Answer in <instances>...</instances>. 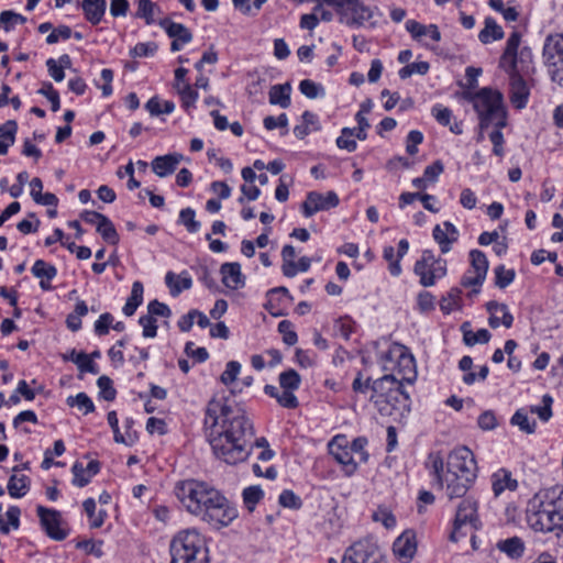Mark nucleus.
Here are the masks:
<instances>
[{
	"mask_svg": "<svg viewBox=\"0 0 563 563\" xmlns=\"http://www.w3.org/2000/svg\"><path fill=\"white\" fill-rule=\"evenodd\" d=\"M170 563H208L205 539L197 529L179 531L170 541Z\"/></svg>",
	"mask_w": 563,
	"mask_h": 563,
	"instance_id": "nucleus-6",
	"label": "nucleus"
},
{
	"mask_svg": "<svg viewBox=\"0 0 563 563\" xmlns=\"http://www.w3.org/2000/svg\"><path fill=\"white\" fill-rule=\"evenodd\" d=\"M467 98L473 103L478 115L482 130H486L489 126L505 128L507 125V113L501 92L490 88H483Z\"/></svg>",
	"mask_w": 563,
	"mask_h": 563,
	"instance_id": "nucleus-5",
	"label": "nucleus"
},
{
	"mask_svg": "<svg viewBox=\"0 0 563 563\" xmlns=\"http://www.w3.org/2000/svg\"><path fill=\"white\" fill-rule=\"evenodd\" d=\"M278 382L282 389L296 391L300 387L301 377L295 369L289 368L279 374Z\"/></svg>",
	"mask_w": 563,
	"mask_h": 563,
	"instance_id": "nucleus-42",
	"label": "nucleus"
},
{
	"mask_svg": "<svg viewBox=\"0 0 563 563\" xmlns=\"http://www.w3.org/2000/svg\"><path fill=\"white\" fill-rule=\"evenodd\" d=\"M354 130L351 128H343L341 130V135L336 139V146L341 150H346L347 152H354L357 148V143L353 139Z\"/></svg>",
	"mask_w": 563,
	"mask_h": 563,
	"instance_id": "nucleus-53",
	"label": "nucleus"
},
{
	"mask_svg": "<svg viewBox=\"0 0 563 563\" xmlns=\"http://www.w3.org/2000/svg\"><path fill=\"white\" fill-rule=\"evenodd\" d=\"M277 296H280L285 299H292L289 290L286 287H276L273 289H269L267 292V303L266 309L274 316L278 314L277 307L275 306V298Z\"/></svg>",
	"mask_w": 563,
	"mask_h": 563,
	"instance_id": "nucleus-54",
	"label": "nucleus"
},
{
	"mask_svg": "<svg viewBox=\"0 0 563 563\" xmlns=\"http://www.w3.org/2000/svg\"><path fill=\"white\" fill-rule=\"evenodd\" d=\"M328 563H338V561L329 558ZM341 563H387V559L377 541L367 537L346 548Z\"/></svg>",
	"mask_w": 563,
	"mask_h": 563,
	"instance_id": "nucleus-9",
	"label": "nucleus"
},
{
	"mask_svg": "<svg viewBox=\"0 0 563 563\" xmlns=\"http://www.w3.org/2000/svg\"><path fill=\"white\" fill-rule=\"evenodd\" d=\"M278 332L283 335V342L288 346H292L297 343L298 335L289 320H282L278 323Z\"/></svg>",
	"mask_w": 563,
	"mask_h": 563,
	"instance_id": "nucleus-57",
	"label": "nucleus"
},
{
	"mask_svg": "<svg viewBox=\"0 0 563 563\" xmlns=\"http://www.w3.org/2000/svg\"><path fill=\"white\" fill-rule=\"evenodd\" d=\"M143 292H144L143 284L139 280L134 282L132 285L131 294H130L129 298L126 299L125 305L122 308V312L126 317L133 316L135 313L136 309L142 305Z\"/></svg>",
	"mask_w": 563,
	"mask_h": 563,
	"instance_id": "nucleus-33",
	"label": "nucleus"
},
{
	"mask_svg": "<svg viewBox=\"0 0 563 563\" xmlns=\"http://www.w3.org/2000/svg\"><path fill=\"white\" fill-rule=\"evenodd\" d=\"M96 229L107 243L112 245H117L119 243V234L114 224L108 217H104L102 221L98 222V227Z\"/></svg>",
	"mask_w": 563,
	"mask_h": 563,
	"instance_id": "nucleus-41",
	"label": "nucleus"
},
{
	"mask_svg": "<svg viewBox=\"0 0 563 563\" xmlns=\"http://www.w3.org/2000/svg\"><path fill=\"white\" fill-rule=\"evenodd\" d=\"M393 551L402 563L410 562L417 552V539L415 531H404L394 541Z\"/></svg>",
	"mask_w": 563,
	"mask_h": 563,
	"instance_id": "nucleus-19",
	"label": "nucleus"
},
{
	"mask_svg": "<svg viewBox=\"0 0 563 563\" xmlns=\"http://www.w3.org/2000/svg\"><path fill=\"white\" fill-rule=\"evenodd\" d=\"M278 503L280 506L289 509H300L302 506L301 498L290 489H284L280 493Z\"/></svg>",
	"mask_w": 563,
	"mask_h": 563,
	"instance_id": "nucleus-60",
	"label": "nucleus"
},
{
	"mask_svg": "<svg viewBox=\"0 0 563 563\" xmlns=\"http://www.w3.org/2000/svg\"><path fill=\"white\" fill-rule=\"evenodd\" d=\"M291 86L289 82L278 84L271 87L269 103L287 109L290 103Z\"/></svg>",
	"mask_w": 563,
	"mask_h": 563,
	"instance_id": "nucleus-32",
	"label": "nucleus"
},
{
	"mask_svg": "<svg viewBox=\"0 0 563 563\" xmlns=\"http://www.w3.org/2000/svg\"><path fill=\"white\" fill-rule=\"evenodd\" d=\"M470 258L473 271H468L464 274L461 284L464 287H479L486 278L488 260L485 253L479 250H472L470 252Z\"/></svg>",
	"mask_w": 563,
	"mask_h": 563,
	"instance_id": "nucleus-18",
	"label": "nucleus"
},
{
	"mask_svg": "<svg viewBox=\"0 0 563 563\" xmlns=\"http://www.w3.org/2000/svg\"><path fill=\"white\" fill-rule=\"evenodd\" d=\"M242 496L245 507L250 511H253L255 509V506L264 497V492L260 486H249L244 488Z\"/></svg>",
	"mask_w": 563,
	"mask_h": 563,
	"instance_id": "nucleus-47",
	"label": "nucleus"
},
{
	"mask_svg": "<svg viewBox=\"0 0 563 563\" xmlns=\"http://www.w3.org/2000/svg\"><path fill=\"white\" fill-rule=\"evenodd\" d=\"M156 319L150 313L141 316L139 323L142 327V335L146 339H153L157 335V323Z\"/></svg>",
	"mask_w": 563,
	"mask_h": 563,
	"instance_id": "nucleus-62",
	"label": "nucleus"
},
{
	"mask_svg": "<svg viewBox=\"0 0 563 563\" xmlns=\"http://www.w3.org/2000/svg\"><path fill=\"white\" fill-rule=\"evenodd\" d=\"M97 386L99 388V395L107 401H112L115 399L117 390L113 387L112 380L110 377L102 375L97 379Z\"/></svg>",
	"mask_w": 563,
	"mask_h": 563,
	"instance_id": "nucleus-52",
	"label": "nucleus"
},
{
	"mask_svg": "<svg viewBox=\"0 0 563 563\" xmlns=\"http://www.w3.org/2000/svg\"><path fill=\"white\" fill-rule=\"evenodd\" d=\"M106 5V0H84L81 3L86 19L92 24H97L101 21Z\"/></svg>",
	"mask_w": 563,
	"mask_h": 563,
	"instance_id": "nucleus-34",
	"label": "nucleus"
},
{
	"mask_svg": "<svg viewBox=\"0 0 563 563\" xmlns=\"http://www.w3.org/2000/svg\"><path fill=\"white\" fill-rule=\"evenodd\" d=\"M413 273L419 277V283L423 287H431L437 279L446 275V261L435 258L432 251L424 250L421 258L415 263Z\"/></svg>",
	"mask_w": 563,
	"mask_h": 563,
	"instance_id": "nucleus-12",
	"label": "nucleus"
},
{
	"mask_svg": "<svg viewBox=\"0 0 563 563\" xmlns=\"http://www.w3.org/2000/svg\"><path fill=\"white\" fill-rule=\"evenodd\" d=\"M102 545L103 541L101 540H81L77 542L76 548L84 550L87 554H92L96 558H102L104 554Z\"/></svg>",
	"mask_w": 563,
	"mask_h": 563,
	"instance_id": "nucleus-64",
	"label": "nucleus"
},
{
	"mask_svg": "<svg viewBox=\"0 0 563 563\" xmlns=\"http://www.w3.org/2000/svg\"><path fill=\"white\" fill-rule=\"evenodd\" d=\"M379 364L385 372L401 376L406 383H413L417 377L416 362L409 349L400 343H391L380 353Z\"/></svg>",
	"mask_w": 563,
	"mask_h": 563,
	"instance_id": "nucleus-7",
	"label": "nucleus"
},
{
	"mask_svg": "<svg viewBox=\"0 0 563 563\" xmlns=\"http://www.w3.org/2000/svg\"><path fill=\"white\" fill-rule=\"evenodd\" d=\"M510 423L517 426L522 432L528 434L534 433L537 427V422L529 418L528 412L523 408L518 409L512 415Z\"/></svg>",
	"mask_w": 563,
	"mask_h": 563,
	"instance_id": "nucleus-38",
	"label": "nucleus"
},
{
	"mask_svg": "<svg viewBox=\"0 0 563 563\" xmlns=\"http://www.w3.org/2000/svg\"><path fill=\"white\" fill-rule=\"evenodd\" d=\"M540 500L549 506L553 515L563 526V486L555 485L536 493Z\"/></svg>",
	"mask_w": 563,
	"mask_h": 563,
	"instance_id": "nucleus-21",
	"label": "nucleus"
},
{
	"mask_svg": "<svg viewBox=\"0 0 563 563\" xmlns=\"http://www.w3.org/2000/svg\"><path fill=\"white\" fill-rule=\"evenodd\" d=\"M383 257L385 261L388 262L389 273L395 277L399 276L402 269L400 265V260L395 254V249L390 245L385 246L383 250Z\"/></svg>",
	"mask_w": 563,
	"mask_h": 563,
	"instance_id": "nucleus-51",
	"label": "nucleus"
},
{
	"mask_svg": "<svg viewBox=\"0 0 563 563\" xmlns=\"http://www.w3.org/2000/svg\"><path fill=\"white\" fill-rule=\"evenodd\" d=\"M477 510V501L471 497L464 498L459 504L450 533L452 542H457L461 538L468 533L473 534L476 530L481 529L482 522Z\"/></svg>",
	"mask_w": 563,
	"mask_h": 563,
	"instance_id": "nucleus-10",
	"label": "nucleus"
},
{
	"mask_svg": "<svg viewBox=\"0 0 563 563\" xmlns=\"http://www.w3.org/2000/svg\"><path fill=\"white\" fill-rule=\"evenodd\" d=\"M26 19L13 11H3L0 14V23L5 32H11L13 26L18 23H24Z\"/></svg>",
	"mask_w": 563,
	"mask_h": 563,
	"instance_id": "nucleus-61",
	"label": "nucleus"
},
{
	"mask_svg": "<svg viewBox=\"0 0 563 563\" xmlns=\"http://www.w3.org/2000/svg\"><path fill=\"white\" fill-rule=\"evenodd\" d=\"M7 488L12 498H22L30 489V478L26 475L13 474L8 481Z\"/></svg>",
	"mask_w": 563,
	"mask_h": 563,
	"instance_id": "nucleus-36",
	"label": "nucleus"
},
{
	"mask_svg": "<svg viewBox=\"0 0 563 563\" xmlns=\"http://www.w3.org/2000/svg\"><path fill=\"white\" fill-rule=\"evenodd\" d=\"M424 465L432 486L445 489L449 499L464 497L477 478V463L467 446L452 450L445 463L439 452H431Z\"/></svg>",
	"mask_w": 563,
	"mask_h": 563,
	"instance_id": "nucleus-3",
	"label": "nucleus"
},
{
	"mask_svg": "<svg viewBox=\"0 0 563 563\" xmlns=\"http://www.w3.org/2000/svg\"><path fill=\"white\" fill-rule=\"evenodd\" d=\"M220 274L223 285L232 290H238L245 286V277L242 274L241 265L236 262L222 264Z\"/></svg>",
	"mask_w": 563,
	"mask_h": 563,
	"instance_id": "nucleus-25",
	"label": "nucleus"
},
{
	"mask_svg": "<svg viewBox=\"0 0 563 563\" xmlns=\"http://www.w3.org/2000/svg\"><path fill=\"white\" fill-rule=\"evenodd\" d=\"M487 311L489 312L488 324L496 329L499 325H504L505 328H511L514 323V316L509 311L507 305L499 303L497 301H489L486 305Z\"/></svg>",
	"mask_w": 563,
	"mask_h": 563,
	"instance_id": "nucleus-22",
	"label": "nucleus"
},
{
	"mask_svg": "<svg viewBox=\"0 0 563 563\" xmlns=\"http://www.w3.org/2000/svg\"><path fill=\"white\" fill-rule=\"evenodd\" d=\"M241 373V364L238 361H230L227 363L224 372L220 376L223 385L229 386L234 383Z\"/></svg>",
	"mask_w": 563,
	"mask_h": 563,
	"instance_id": "nucleus-58",
	"label": "nucleus"
},
{
	"mask_svg": "<svg viewBox=\"0 0 563 563\" xmlns=\"http://www.w3.org/2000/svg\"><path fill=\"white\" fill-rule=\"evenodd\" d=\"M490 483L495 497H499L506 490L515 492L518 488V481L505 467L498 468L492 474Z\"/></svg>",
	"mask_w": 563,
	"mask_h": 563,
	"instance_id": "nucleus-23",
	"label": "nucleus"
},
{
	"mask_svg": "<svg viewBox=\"0 0 563 563\" xmlns=\"http://www.w3.org/2000/svg\"><path fill=\"white\" fill-rule=\"evenodd\" d=\"M36 512L42 529L51 539L63 541L67 538L68 530L63 527L62 514L58 510L40 505L36 507Z\"/></svg>",
	"mask_w": 563,
	"mask_h": 563,
	"instance_id": "nucleus-16",
	"label": "nucleus"
},
{
	"mask_svg": "<svg viewBox=\"0 0 563 563\" xmlns=\"http://www.w3.org/2000/svg\"><path fill=\"white\" fill-rule=\"evenodd\" d=\"M175 495L184 508L214 529L228 527L238 518V509L212 485L197 479L176 484Z\"/></svg>",
	"mask_w": 563,
	"mask_h": 563,
	"instance_id": "nucleus-2",
	"label": "nucleus"
},
{
	"mask_svg": "<svg viewBox=\"0 0 563 563\" xmlns=\"http://www.w3.org/2000/svg\"><path fill=\"white\" fill-rule=\"evenodd\" d=\"M495 284L500 289L508 287L515 279L516 273L514 269H507L504 265H498L494 269Z\"/></svg>",
	"mask_w": 563,
	"mask_h": 563,
	"instance_id": "nucleus-50",
	"label": "nucleus"
},
{
	"mask_svg": "<svg viewBox=\"0 0 563 563\" xmlns=\"http://www.w3.org/2000/svg\"><path fill=\"white\" fill-rule=\"evenodd\" d=\"M67 404L70 407H77L79 410H82L85 415L91 413L96 409L93 401L86 393H79L75 397L69 396Z\"/></svg>",
	"mask_w": 563,
	"mask_h": 563,
	"instance_id": "nucleus-46",
	"label": "nucleus"
},
{
	"mask_svg": "<svg viewBox=\"0 0 563 563\" xmlns=\"http://www.w3.org/2000/svg\"><path fill=\"white\" fill-rule=\"evenodd\" d=\"M330 455L341 465L345 476H352L361 462L347 449L345 435H335L328 444Z\"/></svg>",
	"mask_w": 563,
	"mask_h": 563,
	"instance_id": "nucleus-15",
	"label": "nucleus"
},
{
	"mask_svg": "<svg viewBox=\"0 0 563 563\" xmlns=\"http://www.w3.org/2000/svg\"><path fill=\"white\" fill-rule=\"evenodd\" d=\"M82 507H84L85 512L87 514V516L90 519V527L93 529L100 528L103 525L106 517H107L106 510H100L97 514V511H96L97 505H96V501L93 498H87L82 503Z\"/></svg>",
	"mask_w": 563,
	"mask_h": 563,
	"instance_id": "nucleus-37",
	"label": "nucleus"
},
{
	"mask_svg": "<svg viewBox=\"0 0 563 563\" xmlns=\"http://www.w3.org/2000/svg\"><path fill=\"white\" fill-rule=\"evenodd\" d=\"M282 257H283V266L282 271L283 274L286 277H295L296 276V269H295V257H296V251L292 245H285L282 250Z\"/></svg>",
	"mask_w": 563,
	"mask_h": 563,
	"instance_id": "nucleus-44",
	"label": "nucleus"
},
{
	"mask_svg": "<svg viewBox=\"0 0 563 563\" xmlns=\"http://www.w3.org/2000/svg\"><path fill=\"white\" fill-rule=\"evenodd\" d=\"M63 361L73 362L81 373L98 374V365L85 352H77L75 349L62 355Z\"/></svg>",
	"mask_w": 563,
	"mask_h": 563,
	"instance_id": "nucleus-29",
	"label": "nucleus"
},
{
	"mask_svg": "<svg viewBox=\"0 0 563 563\" xmlns=\"http://www.w3.org/2000/svg\"><path fill=\"white\" fill-rule=\"evenodd\" d=\"M499 66L509 75V100L514 108L527 107L534 71L531 48L521 42V37H509Z\"/></svg>",
	"mask_w": 563,
	"mask_h": 563,
	"instance_id": "nucleus-4",
	"label": "nucleus"
},
{
	"mask_svg": "<svg viewBox=\"0 0 563 563\" xmlns=\"http://www.w3.org/2000/svg\"><path fill=\"white\" fill-rule=\"evenodd\" d=\"M18 124L14 120H9L0 126V155H5L10 146L15 142Z\"/></svg>",
	"mask_w": 563,
	"mask_h": 563,
	"instance_id": "nucleus-35",
	"label": "nucleus"
},
{
	"mask_svg": "<svg viewBox=\"0 0 563 563\" xmlns=\"http://www.w3.org/2000/svg\"><path fill=\"white\" fill-rule=\"evenodd\" d=\"M325 2L319 1L311 13L303 14L300 18V27L307 31H313L322 22H330L333 13L324 8Z\"/></svg>",
	"mask_w": 563,
	"mask_h": 563,
	"instance_id": "nucleus-27",
	"label": "nucleus"
},
{
	"mask_svg": "<svg viewBox=\"0 0 563 563\" xmlns=\"http://www.w3.org/2000/svg\"><path fill=\"white\" fill-rule=\"evenodd\" d=\"M497 549L512 560H518L525 554L526 545L521 538L511 537L497 542Z\"/></svg>",
	"mask_w": 563,
	"mask_h": 563,
	"instance_id": "nucleus-31",
	"label": "nucleus"
},
{
	"mask_svg": "<svg viewBox=\"0 0 563 563\" xmlns=\"http://www.w3.org/2000/svg\"><path fill=\"white\" fill-rule=\"evenodd\" d=\"M100 472V463L96 460L90 461L85 467L81 462H75L71 466L73 485L85 487L91 478Z\"/></svg>",
	"mask_w": 563,
	"mask_h": 563,
	"instance_id": "nucleus-26",
	"label": "nucleus"
},
{
	"mask_svg": "<svg viewBox=\"0 0 563 563\" xmlns=\"http://www.w3.org/2000/svg\"><path fill=\"white\" fill-rule=\"evenodd\" d=\"M184 159V155L180 153H170L162 156H156L151 165L153 172L161 178L172 175L179 163Z\"/></svg>",
	"mask_w": 563,
	"mask_h": 563,
	"instance_id": "nucleus-24",
	"label": "nucleus"
},
{
	"mask_svg": "<svg viewBox=\"0 0 563 563\" xmlns=\"http://www.w3.org/2000/svg\"><path fill=\"white\" fill-rule=\"evenodd\" d=\"M321 129L319 115L307 110L301 114L300 123L295 125L294 134L297 139L302 140L310 133L318 132Z\"/></svg>",
	"mask_w": 563,
	"mask_h": 563,
	"instance_id": "nucleus-28",
	"label": "nucleus"
},
{
	"mask_svg": "<svg viewBox=\"0 0 563 563\" xmlns=\"http://www.w3.org/2000/svg\"><path fill=\"white\" fill-rule=\"evenodd\" d=\"M178 93L180 96L181 104L186 111H189L190 108H195L199 95L190 85L186 84L181 88H178Z\"/></svg>",
	"mask_w": 563,
	"mask_h": 563,
	"instance_id": "nucleus-55",
	"label": "nucleus"
},
{
	"mask_svg": "<svg viewBox=\"0 0 563 563\" xmlns=\"http://www.w3.org/2000/svg\"><path fill=\"white\" fill-rule=\"evenodd\" d=\"M528 526L536 532L553 533L556 538L563 534L562 522L553 515L549 506L534 494L526 508Z\"/></svg>",
	"mask_w": 563,
	"mask_h": 563,
	"instance_id": "nucleus-8",
	"label": "nucleus"
},
{
	"mask_svg": "<svg viewBox=\"0 0 563 563\" xmlns=\"http://www.w3.org/2000/svg\"><path fill=\"white\" fill-rule=\"evenodd\" d=\"M368 441L365 437H357L352 442L347 440V449L354 455H357V460L361 463H366L368 461L369 454L366 451V445Z\"/></svg>",
	"mask_w": 563,
	"mask_h": 563,
	"instance_id": "nucleus-48",
	"label": "nucleus"
},
{
	"mask_svg": "<svg viewBox=\"0 0 563 563\" xmlns=\"http://www.w3.org/2000/svg\"><path fill=\"white\" fill-rule=\"evenodd\" d=\"M467 323L462 325L463 330V341L467 346H473L475 344H485L488 343L492 334L487 329H479L476 332L472 330H465Z\"/></svg>",
	"mask_w": 563,
	"mask_h": 563,
	"instance_id": "nucleus-39",
	"label": "nucleus"
},
{
	"mask_svg": "<svg viewBox=\"0 0 563 563\" xmlns=\"http://www.w3.org/2000/svg\"><path fill=\"white\" fill-rule=\"evenodd\" d=\"M339 202L340 199L334 191H328L327 194L310 191L308 192L306 200L302 202V214L306 218H310L319 211L335 208Z\"/></svg>",
	"mask_w": 563,
	"mask_h": 563,
	"instance_id": "nucleus-17",
	"label": "nucleus"
},
{
	"mask_svg": "<svg viewBox=\"0 0 563 563\" xmlns=\"http://www.w3.org/2000/svg\"><path fill=\"white\" fill-rule=\"evenodd\" d=\"M146 110L151 115L170 114L175 110V103L170 100L161 102L157 97H152L145 104Z\"/></svg>",
	"mask_w": 563,
	"mask_h": 563,
	"instance_id": "nucleus-43",
	"label": "nucleus"
},
{
	"mask_svg": "<svg viewBox=\"0 0 563 563\" xmlns=\"http://www.w3.org/2000/svg\"><path fill=\"white\" fill-rule=\"evenodd\" d=\"M203 427L214 456L230 465L246 461L254 445L268 448L264 437L252 442V420L241 404L230 399H212L208 402Z\"/></svg>",
	"mask_w": 563,
	"mask_h": 563,
	"instance_id": "nucleus-1",
	"label": "nucleus"
},
{
	"mask_svg": "<svg viewBox=\"0 0 563 563\" xmlns=\"http://www.w3.org/2000/svg\"><path fill=\"white\" fill-rule=\"evenodd\" d=\"M429 68L430 66L427 62H415L400 68L398 74L401 79H407L413 74L424 75L428 73Z\"/></svg>",
	"mask_w": 563,
	"mask_h": 563,
	"instance_id": "nucleus-59",
	"label": "nucleus"
},
{
	"mask_svg": "<svg viewBox=\"0 0 563 563\" xmlns=\"http://www.w3.org/2000/svg\"><path fill=\"white\" fill-rule=\"evenodd\" d=\"M288 117L286 113H280L278 117L268 115L263 120V125L267 131H273L277 128L283 129L282 135L288 133Z\"/></svg>",
	"mask_w": 563,
	"mask_h": 563,
	"instance_id": "nucleus-49",
	"label": "nucleus"
},
{
	"mask_svg": "<svg viewBox=\"0 0 563 563\" xmlns=\"http://www.w3.org/2000/svg\"><path fill=\"white\" fill-rule=\"evenodd\" d=\"M459 235V230L450 221H444L442 224H437L432 231V236L439 244L442 254H445L452 250V245L457 241Z\"/></svg>",
	"mask_w": 563,
	"mask_h": 563,
	"instance_id": "nucleus-20",
	"label": "nucleus"
},
{
	"mask_svg": "<svg viewBox=\"0 0 563 563\" xmlns=\"http://www.w3.org/2000/svg\"><path fill=\"white\" fill-rule=\"evenodd\" d=\"M33 276L40 279L53 280L57 276V268L44 260H36L31 268Z\"/></svg>",
	"mask_w": 563,
	"mask_h": 563,
	"instance_id": "nucleus-40",
	"label": "nucleus"
},
{
	"mask_svg": "<svg viewBox=\"0 0 563 563\" xmlns=\"http://www.w3.org/2000/svg\"><path fill=\"white\" fill-rule=\"evenodd\" d=\"M178 222L183 224L189 233H197L201 228V223L196 220L195 210L189 207L180 210Z\"/></svg>",
	"mask_w": 563,
	"mask_h": 563,
	"instance_id": "nucleus-45",
	"label": "nucleus"
},
{
	"mask_svg": "<svg viewBox=\"0 0 563 563\" xmlns=\"http://www.w3.org/2000/svg\"><path fill=\"white\" fill-rule=\"evenodd\" d=\"M542 406H532L531 412L538 415L540 420L547 422L552 417V404L553 398L550 395H543L542 397Z\"/></svg>",
	"mask_w": 563,
	"mask_h": 563,
	"instance_id": "nucleus-56",
	"label": "nucleus"
},
{
	"mask_svg": "<svg viewBox=\"0 0 563 563\" xmlns=\"http://www.w3.org/2000/svg\"><path fill=\"white\" fill-rule=\"evenodd\" d=\"M327 5L333 7L340 22L347 25H362L371 18V11L361 0H322Z\"/></svg>",
	"mask_w": 563,
	"mask_h": 563,
	"instance_id": "nucleus-13",
	"label": "nucleus"
},
{
	"mask_svg": "<svg viewBox=\"0 0 563 563\" xmlns=\"http://www.w3.org/2000/svg\"><path fill=\"white\" fill-rule=\"evenodd\" d=\"M405 379L396 374H386L375 380L371 385L372 395L369 400L374 402L379 411L385 408L382 406L383 402L390 405L398 401L399 395H402Z\"/></svg>",
	"mask_w": 563,
	"mask_h": 563,
	"instance_id": "nucleus-11",
	"label": "nucleus"
},
{
	"mask_svg": "<svg viewBox=\"0 0 563 563\" xmlns=\"http://www.w3.org/2000/svg\"><path fill=\"white\" fill-rule=\"evenodd\" d=\"M165 284L173 297H177L183 290L190 289L192 279L187 271H183L179 275L167 272L165 275Z\"/></svg>",
	"mask_w": 563,
	"mask_h": 563,
	"instance_id": "nucleus-30",
	"label": "nucleus"
},
{
	"mask_svg": "<svg viewBox=\"0 0 563 563\" xmlns=\"http://www.w3.org/2000/svg\"><path fill=\"white\" fill-rule=\"evenodd\" d=\"M543 57L552 81L563 87V37H547Z\"/></svg>",
	"mask_w": 563,
	"mask_h": 563,
	"instance_id": "nucleus-14",
	"label": "nucleus"
},
{
	"mask_svg": "<svg viewBox=\"0 0 563 563\" xmlns=\"http://www.w3.org/2000/svg\"><path fill=\"white\" fill-rule=\"evenodd\" d=\"M431 114L437 120V122L443 126L450 125L451 119L453 117L452 111L441 103H435L432 106Z\"/></svg>",
	"mask_w": 563,
	"mask_h": 563,
	"instance_id": "nucleus-63",
	"label": "nucleus"
}]
</instances>
